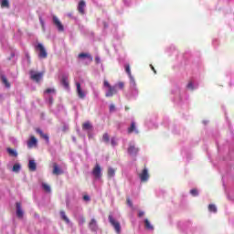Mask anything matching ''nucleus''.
I'll return each instance as SVG.
<instances>
[{
	"mask_svg": "<svg viewBox=\"0 0 234 234\" xmlns=\"http://www.w3.org/2000/svg\"><path fill=\"white\" fill-rule=\"evenodd\" d=\"M103 85L106 88V91H105L106 98H112L114 94L118 93V90L116 89V86H111L109 81L104 80Z\"/></svg>",
	"mask_w": 234,
	"mask_h": 234,
	"instance_id": "1",
	"label": "nucleus"
},
{
	"mask_svg": "<svg viewBox=\"0 0 234 234\" xmlns=\"http://www.w3.org/2000/svg\"><path fill=\"white\" fill-rule=\"evenodd\" d=\"M138 94H139V91H138V87L136 86V80H130V89L127 94V98L129 99L136 98Z\"/></svg>",
	"mask_w": 234,
	"mask_h": 234,
	"instance_id": "2",
	"label": "nucleus"
},
{
	"mask_svg": "<svg viewBox=\"0 0 234 234\" xmlns=\"http://www.w3.org/2000/svg\"><path fill=\"white\" fill-rule=\"evenodd\" d=\"M36 49L38 50L39 59H47L48 53H47V49H45V46H43V44L38 43L36 46Z\"/></svg>",
	"mask_w": 234,
	"mask_h": 234,
	"instance_id": "3",
	"label": "nucleus"
},
{
	"mask_svg": "<svg viewBox=\"0 0 234 234\" xmlns=\"http://www.w3.org/2000/svg\"><path fill=\"white\" fill-rule=\"evenodd\" d=\"M55 95H56V90L52 88H49L44 91V96L45 98L48 99L47 101L48 103H49V105H52V103H54V100L52 99V97Z\"/></svg>",
	"mask_w": 234,
	"mask_h": 234,
	"instance_id": "4",
	"label": "nucleus"
},
{
	"mask_svg": "<svg viewBox=\"0 0 234 234\" xmlns=\"http://www.w3.org/2000/svg\"><path fill=\"white\" fill-rule=\"evenodd\" d=\"M91 175L96 180H100V178H101L103 174L101 173V166L100 164L95 165L91 171Z\"/></svg>",
	"mask_w": 234,
	"mask_h": 234,
	"instance_id": "5",
	"label": "nucleus"
},
{
	"mask_svg": "<svg viewBox=\"0 0 234 234\" xmlns=\"http://www.w3.org/2000/svg\"><path fill=\"white\" fill-rule=\"evenodd\" d=\"M76 91L78 98L80 100H85L87 96V90L81 89V84L80 82H76Z\"/></svg>",
	"mask_w": 234,
	"mask_h": 234,
	"instance_id": "6",
	"label": "nucleus"
},
{
	"mask_svg": "<svg viewBox=\"0 0 234 234\" xmlns=\"http://www.w3.org/2000/svg\"><path fill=\"white\" fill-rule=\"evenodd\" d=\"M109 222L114 228L116 233L120 234L122 231V225H120V222L114 219L112 215L109 216Z\"/></svg>",
	"mask_w": 234,
	"mask_h": 234,
	"instance_id": "7",
	"label": "nucleus"
},
{
	"mask_svg": "<svg viewBox=\"0 0 234 234\" xmlns=\"http://www.w3.org/2000/svg\"><path fill=\"white\" fill-rule=\"evenodd\" d=\"M30 78H31V80H33V81L39 83V81H41V80H43V72H37V71L31 70Z\"/></svg>",
	"mask_w": 234,
	"mask_h": 234,
	"instance_id": "8",
	"label": "nucleus"
},
{
	"mask_svg": "<svg viewBox=\"0 0 234 234\" xmlns=\"http://www.w3.org/2000/svg\"><path fill=\"white\" fill-rule=\"evenodd\" d=\"M52 19L53 24L58 28V32H63V30H65V27H63V24H61V21H59V18L53 15Z\"/></svg>",
	"mask_w": 234,
	"mask_h": 234,
	"instance_id": "9",
	"label": "nucleus"
},
{
	"mask_svg": "<svg viewBox=\"0 0 234 234\" xmlns=\"http://www.w3.org/2000/svg\"><path fill=\"white\" fill-rule=\"evenodd\" d=\"M139 149L136 148V145H134V143H130L128 147V154H130L131 156H136L138 154Z\"/></svg>",
	"mask_w": 234,
	"mask_h": 234,
	"instance_id": "10",
	"label": "nucleus"
},
{
	"mask_svg": "<svg viewBox=\"0 0 234 234\" xmlns=\"http://www.w3.org/2000/svg\"><path fill=\"white\" fill-rule=\"evenodd\" d=\"M139 178L141 182H147L149 180V170L147 168H144L141 174H139Z\"/></svg>",
	"mask_w": 234,
	"mask_h": 234,
	"instance_id": "11",
	"label": "nucleus"
},
{
	"mask_svg": "<svg viewBox=\"0 0 234 234\" xmlns=\"http://www.w3.org/2000/svg\"><path fill=\"white\" fill-rule=\"evenodd\" d=\"M25 212L23 211V207H21V203H16V217L17 218H23Z\"/></svg>",
	"mask_w": 234,
	"mask_h": 234,
	"instance_id": "12",
	"label": "nucleus"
},
{
	"mask_svg": "<svg viewBox=\"0 0 234 234\" xmlns=\"http://www.w3.org/2000/svg\"><path fill=\"white\" fill-rule=\"evenodd\" d=\"M89 228L91 231H98V221H96L94 218H91L89 223Z\"/></svg>",
	"mask_w": 234,
	"mask_h": 234,
	"instance_id": "13",
	"label": "nucleus"
},
{
	"mask_svg": "<svg viewBox=\"0 0 234 234\" xmlns=\"http://www.w3.org/2000/svg\"><path fill=\"white\" fill-rule=\"evenodd\" d=\"M124 69L130 81H133V80H134V77L133 76V73H131V66L129 64H125Z\"/></svg>",
	"mask_w": 234,
	"mask_h": 234,
	"instance_id": "14",
	"label": "nucleus"
},
{
	"mask_svg": "<svg viewBox=\"0 0 234 234\" xmlns=\"http://www.w3.org/2000/svg\"><path fill=\"white\" fill-rule=\"evenodd\" d=\"M129 134L134 133L135 134H138V128H136V122H133L131 126L128 128Z\"/></svg>",
	"mask_w": 234,
	"mask_h": 234,
	"instance_id": "15",
	"label": "nucleus"
},
{
	"mask_svg": "<svg viewBox=\"0 0 234 234\" xmlns=\"http://www.w3.org/2000/svg\"><path fill=\"white\" fill-rule=\"evenodd\" d=\"M78 58L79 59H88L90 62L92 61V57L89 53H80Z\"/></svg>",
	"mask_w": 234,
	"mask_h": 234,
	"instance_id": "16",
	"label": "nucleus"
},
{
	"mask_svg": "<svg viewBox=\"0 0 234 234\" xmlns=\"http://www.w3.org/2000/svg\"><path fill=\"white\" fill-rule=\"evenodd\" d=\"M28 169L29 171H36L37 169V165L34 159L29 160L28 162Z\"/></svg>",
	"mask_w": 234,
	"mask_h": 234,
	"instance_id": "17",
	"label": "nucleus"
},
{
	"mask_svg": "<svg viewBox=\"0 0 234 234\" xmlns=\"http://www.w3.org/2000/svg\"><path fill=\"white\" fill-rule=\"evenodd\" d=\"M85 6H86L85 1L81 0L78 5V10L80 14H85Z\"/></svg>",
	"mask_w": 234,
	"mask_h": 234,
	"instance_id": "18",
	"label": "nucleus"
},
{
	"mask_svg": "<svg viewBox=\"0 0 234 234\" xmlns=\"http://www.w3.org/2000/svg\"><path fill=\"white\" fill-rule=\"evenodd\" d=\"M53 175H63V170L57 164L53 165Z\"/></svg>",
	"mask_w": 234,
	"mask_h": 234,
	"instance_id": "19",
	"label": "nucleus"
},
{
	"mask_svg": "<svg viewBox=\"0 0 234 234\" xmlns=\"http://www.w3.org/2000/svg\"><path fill=\"white\" fill-rule=\"evenodd\" d=\"M34 145H37V139H36L34 136H31L30 140L27 142V146L32 148Z\"/></svg>",
	"mask_w": 234,
	"mask_h": 234,
	"instance_id": "20",
	"label": "nucleus"
},
{
	"mask_svg": "<svg viewBox=\"0 0 234 234\" xmlns=\"http://www.w3.org/2000/svg\"><path fill=\"white\" fill-rule=\"evenodd\" d=\"M144 228L146 229H148L149 231H153V229H154V227H153V225L151 224V222L147 218L144 219Z\"/></svg>",
	"mask_w": 234,
	"mask_h": 234,
	"instance_id": "21",
	"label": "nucleus"
},
{
	"mask_svg": "<svg viewBox=\"0 0 234 234\" xmlns=\"http://www.w3.org/2000/svg\"><path fill=\"white\" fill-rule=\"evenodd\" d=\"M61 83L65 89H69V77L63 76L61 79Z\"/></svg>",
	"mask_w": 234,
	"mask_h": 234,
	"instance_id": "22",
	"label": "nucleus"
},
{
	"mask_svg": "<svg viewBox=\"0 0 234 234\" xmlns=\"http://www.w3.org/2000/svg\"><path fill=\"white\" fill-rule=\"evenodd\" d=\"M116 175V170L112 167L108 168V176L109 178H114V176Z\"/></svg>",
	"mask_w": 234,
	"mask_h": 234,
	"instance_id": "23",
	"label": "nucleus"
},
{
	"mask_svg": "<svg viewBox=\"0 0 234 234\" xmlns=\"http://www.w3.org/2000/svg\"><path fill=\"white\" fill-rule=\"evenodd\" d=\"M37 134H40V136L44 138L47 143H48V136L47 135V133H43V131L41 129H37Z\"/></svg>",
	"mask_w": 234,
	"mask_h": 234,
	"instance_id": "24",
	"label": "nucleus"
},
{
	"mask_svg": "<svg viewBox=\"0 0 234 234\" xmlns=\"http://www.w3.org/2000/svg\"><path fill=\"white\" fill-rule=\"evenodd\" d=\"M60 217L62 220H65L66 224H70V219H69L67 214H65V211H60Z\"/></svg>",
	"mask_w": 234,
	"mask_h": 234,
	"instance_id": "25",
	"label": "nucleus"
},
{
	"mask_svg": "<svg viewBox=\"0 0 234 234\" xmlns=\"http://www.w3.org/2000/svg\"><path fill=\"white\" fill-rule=\"evenodd\" d=\"M82 129L84 131H90V129H92V125L90 124V122H87L83 123Z\"/></svg>",
	"mask_w": 234,
	"mask_h": 234,
	"instance_id": "26",
	"label": "nucleus"
},
{
	"mask_svg": "<svg viewBox=\"0 0 234 234\" xmlns=\"http://www.w3.org/2000/svg\"><path fill=\"white\" fill-rule=\"evenodd\" d=\"M12 171H13V173H19V171H21V165H19V164L14 165Z\"/></svg>",
	"mask_w": 234,
	"mask_h": 234,
	"instance_id": "27",
	"label": "nucleus"
},
{
	"mask_svg": "<svg viewBox=\"0 0 234 234\" xmlns=\"http://www.w3.org/2000/svg\"><path fill=\"white\" fill-rule=\"evenodd\" d=\"M208 211L210 213H217V206H215L214 204H210L208 206Z\"/></svg>",
	"mask_w": 234,
	"mask_h": 234,
	"instance_id": "28",
	"label": "nucleus"
},
{
	"mask_svg": "<svg viewBox=\"0 0 234 234\" xmlns=\"http://www.w3.org/2000/svg\"><path fill=\"white\" fill-rule=\"evenodd\" d=\"M2 81L5 85L7 89H10V83H8V80H6V77L5 75H2Z\"/></svg>",
	"mask_w": 234,
	"mask_h": 234,
	"instance_id": "29",
	"label": "nucleus"
},
{
	"mask_svg": "<svg viewBox=\"0 0 234 234\" xmlns=\"http://www.w3.org/2000/svg\"><path fill=\"white\" fill-rule=\"evenodd\" d=\"M186 89L187 90H195V89H197V86L193 84V82H188V84L186 85Z\"/></svg>",
	"mask_w": 234,
	"mask_h": 234,
	"instance_id": "30",
	"label": "nucleus"
},
{
	"mask_svg": "<svg viewBox=\"0 0 234 234\" xmlns=\"http://www.w3.org/2000/svg\"><path fill=\"white\" fill-rule=\"evenodd\" d=\"M42 188L44 189V191H46V193H50V186H48L46 183H42Z\"/></svg>",
	"mask_w": 234,
	"mask_h": 234,
	"instance_id": "31",
	"label": "nucleus"
},
{
	"mask_svg": "<svg viewBox=\"0 0 234 234\" xmlns=\"http://www.w3.org/2000/svg\"><path fill=\"white\" fill-rule=\"evenodd\" d=\"M7 153L11 154V156H17V152L12 148H7Z\"/></svg>",
	"mask_w": 234,
	"mask_h": 234,
	"instance_id": "32",
	"label": "nucleus"
},
{
	"mask_svg": "<svg viewBox=\"0 0 234 234\" xmlns=\"http://www.w3.org/2000/svg\"><path fill=\"white\" fill-rule=\"evenodd\" d=\"M114 87H116V90H118V89H123V87H125V84L123 82H119L115 84Z\"/></svg>",
	"mask_w": 234,
	"mask_h": 234,
	"instance_id": "33",
	"label": "nucleus"
},
{
	"mask_svg": "<svg viewBox=\"0 0 234 234\" xmlns=\"http://www.w3.org/2000/svg\"><path fill=\"white\" fill-rule=\"evenodd\" d=\"M79 224L80 226H83V224H85V218L83 216L79 217Z\"/></svg>",
	"mask_w": 234,
	"mask_h": 234,
	"instance_id": "34",
	"label": "nucleus"
},
{
	"mask_svg": "<svg viewBox=\"0 0 234 234\" xmlns=\"http://www.w3.org/2000/svg\"><path fill=\"white\" fill-rule=\"evenodd\" d=\"M9 3L8 0H2L1 6L8 8Z\"/></svg>",
	"mask_w": 234,
	"mask_h": 234,
	"instance_id": "35",
	"label": "nucleus"
},
{
	"mask_svg": "<svg viewBox=\"0 0 234 234\" xmlns=\"http://www.w3.org/2000/svg\"><path fill=\"white\" fill-rule=\"evenodd\" d=\"M190 195H192V197H198V190L197 189L190 190Z\"/></svg>",
	"mask_w": 234,
	"mask_h": 234,
	"instance_id": "36",
	"label": "nucleus"
},
{
	"mask_svg": "<svg viewBox=\"0 0 234 234\" xmlns=\"http://www.w3.org/2000/svg\"><path fill=\"white\" fill-rule=\"evenodd\" d=\"M102 140L106 143H109V133H104L102 136Z\"/></svg>",
	"mask_w": 234,
	"mask_h": 234,
	"instance_id": "37",
	"label": "nucleus"
},
{
	"mask_svg": "<svg viewBox=\"0 0 234 234\" xmlns=\"http://www.w3.org/2000/svg\"><path fill=\"white\" fill-rule=\"evenodd\" d=\"M116 111V106L114 104L110 105V112H114Z\"/></svg>",
	"mask_w": 234,
	"mask_h": 234,
	"instance_id": "38",
	"label": "nucleus"
},
{
	"mask_svg": "<svg viewBox=\"0 0 234 234\" xmlns=\"http://www.w3.org/2000/svg\"><path fill=\"white\" fill-rule=\"evenodd\" d=\"M39 21H40L42 28H45V21L43 20V17L39 16Z\"/></svg>",
	"mask_w": 234,
	"mask_h": 234,
	"instance_id": "39",
	"label": "nucleus"
},
{
	"mask_svg": "<svg viewBox=\"0 0 234 234\" xmlns=\"http://www.w3.org/2000/svg\"><path fill=\"white\" fill-rule=\"evenodd\" d=\"M95 63H97V64L101 63V58H100L99 56H96V57H95Z\"/></svg>",
	"mask_w": 234,
	"mask_h": 234,
	"instance_id": "40",
	"label": "nucleus"
},
{
	"mask_svg": "<svg viewBox=\"0 0 234 234\" xmlns=\"http://www.w3.org/2000/svg\"><path fill=\"white\" fill-rule=\"evenodd\" d=\"M111 144H112V145H113V147H114V145H116V139H115V138H112Z\"/></svg>",
	"mask_w": 234,
	"mask_h": 234,
	"instance_id": "41",
	"label": "nucleus"
},
{
	"mask_svg": "<svg viewBox=\"0 0 234 234\" xmlns=\"http://www.w3.org/2000/svg\"><path fill=\"white\" fill-rule=\"evenodd\" d=\"M83 200H85L86 202H89V200H90V197H89V196H84V197H83Z\"/></svg>",
	"mask_w": 234,
	"mask_h": 234,
	"instance_id": "42",
	"label": "nucleus"
},
{
	"mask_svg": "<svg viewBox=\"0 0 234 234\" xmlns=\"http://www.w3.org/2000/svg\"><path fill=\"white\" fill-rule=\"evenodd\" d=\"M228 199L229 200H231L232 202H233V200H234V196H230L229 194H228Z\"/></svg>",
	"mask_w": 234,
	"mask_h": 234,
	"instance_id": "43",
	"label": "nucleus"
},
{
	"mask_svg": "<svg viewBox=\"0 0 234 234\" xmlns=\"http://www.w3.org/2000/svg\"><path fill=\"white\" fill-rule=\"evenodd\" d=\"M127 204L130 207H133V202L131 201V199H127Z\"/></svg>",
	"mask_w": 234,
	"mask_h": 234,
	"instance_id": "44",
	"label": "nucleus"
},
{
	"mask_svg": "<svg viewBox=\"0 0 234 234\" xmlns=\"http://www.w3.org/2000/svg\"><path fill=\"white\" fill-rule=\"evenodd\" d=\"M144 215H145V212H144V211H139L138 217H144Z\"/></svg>",
	"mask_w": 234,
	"mask_h": 234,
	"instance_id": "45",
	"label": "nucleus"
},
{
	"mask_svg": "<svg viewBox=\"0 0 234 234\" xmlns=\"http://www.w3.org/2000/svg\"><path fill=\"white\" fill-rule=\"evenodd\" d=\"M152 67V69L154 70V74H156V70H154V68L153 66Z\"/></svg>",
	"mask_w": 234,
	"mask_h": 234,
	"instance_id": "46",
	"label": "nucleus"
},
{
	"mask_svg": "<svg viewBox=\"0 0 234 234\" xmlns=\"http://www.w3.org/2000/svg\"><path fill=\"white\" fill-rule=\"evenodd\" d=\"M73 142H76V137H72Z\"/></svg>",
	"mask_w": 234,
	"mask_h": 234,
	"instance_id": "47",
	"label": "nucleus"
}]
</instances>
